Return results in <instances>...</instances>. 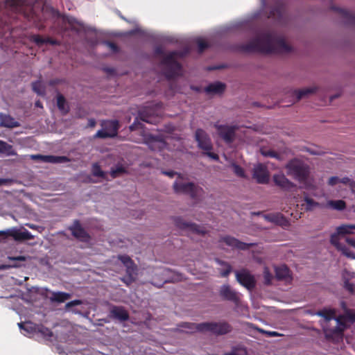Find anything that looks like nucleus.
Instances as JSON below:
<instances>
[{"mask_svg": "<svg viewBox=\"0 0 355 355\" xmlns=\"http://www.w3.org/2000/svg\"><path fill=\"white\" fill-rule=\"evenodd\" d=\"M218 134L228 144L232 143L235 138L236 126L215 124Z\"/></svg>", "mask_w": 355, "mask_h": 355, "instance_id": "obj_13", "label": "nucleus"}, {"mask_svg": "<svg viewBox=\"0 0 355 355\" xmlns=\"http://www.w3.org/2000/svg\"><path fill=\"white\" fill-rule=\"evenodd\" d=\"M246 349L241 346L233 347L232 351L223 355H247Z\"/></svg>", "mask_w": 355, "mask_h": 355, "instance_id": "obj_35", "label": "nucleus"}, {"mask_svg": "<svg viewBox=\"0 0 355 355\" xmlns=\"http://www.w3.org/2000/svg\"><path fill=\"white\" fill-rule=\"evenodd\" d=\"M253 178L258 183H267L269 180V173L266 166L261 164L255 165L253 169Z\"/></svg>", "mask_w": 355, "mask_h": 355, "instance_id": "obj_15", "label": "nucleus"}, {"mask_svg": "<svg viewBox=\"0 0 355 355\" xmlns=\"http://www.w3.org/2000/svg\"><path fill=\"white\" fill-rule=\"evenodd\" d=\"M142 128V124L138 121V120H136L130 126V130L131 131L136 130L137 129Z\"/></svg>", "mask_w": 355, "mask_h": 355, "instance_id": "obj_53", "label": "nucleus"}, {"mask_svg": "<svg viewBox=\"0 0 355 355\" xmlns=\"http://www.w3.org/2000/svg\"><path fill=\"white\" fill-rule=\"evenodd\" d=\"M324 207L334 210L342 211L346 208V203L342 200H328Z\"/></svg>", "mask_w": 355, "mask_h": 355, "instance_id": "obj_32", "label": "nucleus"}, {"mask_svg": "<svg viewBox=\"0 0 355 355\" xmlns=\"http://www.w3.org/2000/svg\"><path fill=\"white\" fill-rule=\"evenodd\" d=\"M102 128L94 135V139L112 138L117 135L119 128V121L116 120L103 121Z\"/></svg>", "mask_w": 355, "mask_h": 355, "instance_id": "obj_7", "label": "nucleus"}, {"mask_svg": "<svg viewBox=\"0 0 355 355\" xmlns=\"http://www.w3.org/2000/svg\"><path fill=\"white\" fill-rule=\"evenodd\" d=\"M117 259L119 260L126 268L128 277L123 280L126 284H130L136 278L137 267L130 257L127 255H119Z\"/></svg>", "mask_w": 355, "mask_h": 355, "instance_id": "obj_10", "label": "nucleus"}, {"mask_svg": "<svg viewBox=\"0 0 355 355\" xmlns=\"http://www.w3.org/2000/svg\"><path fill=\"white\" fill-rule=\"evenodd\" d=\"M173 222L175 225L180 229H184L191 226V227L198 234H205L207 232L202 227H200L196 225L189 224L187 222L184 221L183 218L180 217L174 218Z\"/></svg>", "mask_w": 355, "mask_h": 355, "instance_id": "obj_26", "label": "nucleus"}, {"mask_svg": "<svg viewBox=\"0 0 355 355\" xmlns=\"http://www.w3.org/2000/svg\"><path fill=\"white\" fill-rule=\"evenodd\" d=\"M144 142L153 150H162L166 148V142L159 137H155L152 135H144Z\"/></svg>", "mask_w": 355, "mask_h": 355, "instance_id": "obj_16", "label": "nucleus"}, {"mask_svg": "<svg viewBox=\"0 0 355 355\" xmlns=\"http://www.w3.org/2000/svg\"><path fill=\"white\" fill-rule=\"evenodd\" d=\"M259 332H261L268 336L274 337L279 336V334L277 331H265L259 328H256Z\"/></svg>", "mask_w": 355, "mask_h": 355, "instance_id": "obj_52", "label": "nucleus"}, {"mask_svg": "<svg viewBox=\"0 0 355 355\" xmlns=\"http://www.w3.org/2000/svg\"><path fill=\"white\" fill-rule=\"evenodd\" d=\"M232 168L234 173L239 177H244L245 176V173H244L243 168L241 167H240L239 165L233 164L232 165Z\"/></svg>", "mask_w": 355, "mask_h": 355, "instance_id": "obj_44", "label": "nucleus"}, {"mask_svg": "<svg viewBox=\"0 0 355 355\" xmlns=\"http://www.w3.org/2000/svg\"><path fill=\"white\" fill-rule=\"evenodd\" d=\"M10 235L16 241H24L33 239V236L26 230L21 232L15 230L10 234Z\"/></svg>", "mask_w": 355, "mask_h": 355, "instance_id": "obj_31", "label": "nucleus"}, {"mask_svg": "<svg viewBox=\"0 0 355 355\" xmlns=\"http://www.w3.org/2000/svg\"><path fill=\"white\" fill-rule=\"evenodd\" d=\"M182 279V277L178 275V274H175L174 275V277H172L171 279H165L164 282H178V281H180Z\"/></svg>", "mask_w": 355, "mask_h": 355, "instance_id": "obj_58", "label": "nucleus"}, {"mask_svg": "<svg viewBox=\"0 0 355 355\" xmlns=\"http://www.w3.org/2000/svg\"><path fill=\"white\" fill-rule=\"evenodd\" d=\"M220 242L225 243L227 245L239 250H245L249 247L252 246L253 243H245L239 241L236 239L231 236H224L220 240Z\"/></svg>", "mask_w": 355, "mask_h": 355, "instance_id": "obj_18", "label": "nucleus"}, {"mask_svg": "<svg viewBox=\"0 0 355 355\" xmlns=\"http://www.w3.org/2000/svg\"><path fill=\"white\" fill-rule=\"evenodd\" d=\"M18 326L21 330L24 331V335L28 336L34 334L40 335L45 340L50 342L64 343L68 338L67 328L58 324L53 326L55 329L54 331L42 324H35L31 321L21 322L18 323Z\"/></svg>", "mask_w": 355, "mask_h": 355, "instance_id": "obj_3", "label": "nucleus"}, {"mask_svg": "<svg viewBox=\"0 0 355 355\" xmlns=\"http://www.w3.org/2000/svg\"><path fill=\"white\" fill-rule=\"evenodd\" d=\"M31 159L46 163H64L69 162V159L65 156L31 155Z\"/></svg>", "mask_w": 355, "mask_h": 355, "instance_id": "obj_17", "label": "nucleus"}, {"mask_svg": "<svg viewBox=\"0 0 355 355\" xmlns=\"http://www.w3.org/2000/svg\"><path fill=\"white\" fill-rule=\"evenodd\" d=\"M83 303H84V302L82 301V300H73V301H71V302L67 303L66 304V308L67 309H70V308H71L73 306L83 304Z\"/></svg>", "mask_w": 355, "mask_h": 355, "instance_id": "obj_49", "label": "nucleus"}, {"mask_svg": "<svg viewBox=\"0 0 355 355\" xmlns=\"http://www.w3.org/2000/svg\"><path fill=\"white\" fill-rule=\"evenodd\" d=\"M0 153H6L8 155H15L12 146L8 144L5 141L0 140Z\"/></svg>", "mask_w": 355, "mask_h": 355, "instance_id": "obj_34", "label": "nucleus"}, {"mask_svg": "<svg viewBox=\"0 0 355 355\" xmlns=\"http://www.w3.org/2000/svg\"><path fill=\"white\" fill-rule=\"evenodd\" d=\"M315 313L322 318L321 324L328 339L338 341L343 339V331L355 322V312H344L343 315L336 316V312H306Z\"/></svg>", "mask_w": 355, "mask_h": 355, "instance_id": "obj_2", "label": "nucleus"}, {"mask_svg": "<svg viewBox=\"0 0 355 355\" xmlns=\"http://www.w3.org/2000/svg\"><path fill=\"white\" fill-rule=\"evenodd\" d=\"M173 188L175 193L178 194H187L191 197H195L198 195L200 189L192 182H187L181 175H178L173 184Z\"/></svg>", "mask_w": 355, "mask_h": 355, "instance_id": "obj_6", "label": "nucleus"}, {"mask_svg": "<svg viewBox=\"0 0 355 355\" xmlns=\"http://www.w3.org/2000/svg\"><path fill=\"white\" fill-rule=\"evenodd\" d=\"M21 265L19 264V263H12L11 265H9V266H7V265H3L0 267L1 269H7V268H9L10 267H13V268H18V267H20Z\"/></svg>", "mask_w": 355, "mask_h": 355, "instance_id": "obj_60", "label": "nucleus"}, {"mask_svg": "<svg viewBox=\"0 0 355 355\" xmlns=\"http://www.w3.org/2000/svg\"><path fill=\"white\" fill-rule=\"evenodd\" d=\"M276 13H277V15H281V14H282V9L281 8H277L276 10H272V12H271V15L275 17Z\"/></svg>", "mask_w": 355, "mask_h": 355, "instance_id": "obj_64", "label": "nucleus"}, {"mask_svg": "<svg viewBox=\"0 0 355 355\" xmlns=\"http://www.w3.org/2000/svg\"><path fill=\"white\" fill-rule=\"evenodd\" d=\"M219 294L223 299L237 302L239 300V294L231 288L227 284L221 286L219 290Z\"/></svg>", "mask_w": 355, "mask_h": 355, "instance_id": "obj_20", "label": "nucleus"}, {"mask_svg": "<svg viewBox=\"0 0 355 355\" xmlns=\"http://www.w3.org/2000/svg\"><path fill=\"white\" fill-rule=\"evenodd\" d=\"M67 21H68V22H69V24H71V26H74V24H75L76 23H78V21H76V19H74V18H73V17H67Z\"/></svg>", "mask_w": 355, "mask_h": 355, "instance_id": "obj_63", "label": "nucleus"}, {"mask_svg": "<svg viewBox=\"0 0 355 355\" xmlns=\"http://www.w3.org/2000/svg\"><path fill=\"white\" fill-rule=\"evenodd\" d=\"M331 8V10L340 13L343 16H345V17L349 16V12L344 8H338V7H336V6H332Z\"/></svg>", "mask_w": 355, "mask_h": 355, "instance_id": "obj_50", "label": "nucleus"}, {"mask_svg": "<svg viewBox=\"0 0 355 355\" xmlns=\"http://www.w3.org/2000/svg\"><path fill=\"white\" fill-rule=\"evenodd\" d=\"M217 262L219 264L224 266V267H225V269L223 270L220 271L221 276L224 277L228 276L229 274L232 271L231 266L229 263H227L223 262V261H217Z\"/></svg>", "mask_w": 355, "mask_h": 355, "instance_id": "obj_40", "label": "nucleus"}, {"mask_svg": "<svg viewBox=\"0 0 355 355\" xmlns=\"http://www.w3.org/2000/svg\"><path fill=\"white\" fill-rule=\"evenodd\" d=\"M125 172V168L122 166H117L110 171L111 176L114 178Z\"/></svg>", "mask_w": 355, "mask_h": 355, "instance_id": "obj_39", "label": "nucleus"}, {"mask_svg": "<svg viewBox=\"0 0 355 355\" xmlns=\"http://www.w3.org/2000/svg\"><path fill=\"white\" fill-rule=\"evenodd\" d=\"M163 173L170 178H173L175 175H177V178H178V175H180L179 173L174 172V171H164V172H163Z\"/></svg>", "mask_w": 355, "mask_h": 355, "instance_id": "obj_59", "label": "nucleus"}, {"mask_svg": "<svg viewBox=\"0 0 355 355\" xmlns=\"http://www.w3.org/2000/svg\"><path fill=\"white\" fill-rule=\"evenodd\" d=\"M0 126L13 128L20 126V123L9 114L0 113Z\"/></svg>", "mask_w": 355, "mask_h": 355, "instance_id": "obj_25", "label": "nucleus"}, {"mask_svg": "<svg viewBox=\"0 0 355 355\" xmlns=\"http://www.w3.org/2000/svg\"><path fill=\"white\" fill-rule=\"evenodd\" d=\"M330 242L343 256L355 259V252L350 250L348 245L340 243L337 235H331Z\"/></svg>", "mask_w": 355, "mask_h": 355, "instance_id": "obj_14", "label": "nucleus"}, {"mask_svg": "<svg viewBox=\"0 0 355 355\" xmlns=\"http://www.w3.org/2000/svg\"><path fill=\"white\" fill-rule=\"evenodd\" d=\"M33 90L40 96L45 95V86L41 80L33 83Z\"/></svg>", "mask_w": 355, "mask_h": 355, "instance_id": "obj_33", "label": "nucleus"}, {"mask_svg": "<svg viewBox=\"0 0 355 355\" xmlns=\"http://www.w3.org/2000/svg\"><path fill=\"white\" fill-rule=\"evenodd\" d=\"M352 180L349 179L348 177H343L342 178H340V183L348 185Z\"/></svg>", "mask_w": 355, "mask_h": 355, "instance_id": "obj_61", "label": "nucleus"}, {"mask_svg": "<svg viewBox=\"0 0 355 355\" xmlns=\"http://www.w3.org/2000/svg\"><path fill=\"white\" fill-rule=\"evenodd\" d=\"M57 105L60 111L62 112H67L68 109L66 105V101L64 96L61 94H58L57 96Z\"/></svg>", "mask_w": 355, "mask_h": 355, "instance_id": "obj_36", "label": "nucleus"}, {"mask_svg": "<svg viewBox=\"0 0 355 355\" xmlns=\"http://www.w3.org/2000/svg\"><path fill=\"white\" fill-rule=\"evenodd\" d=\"M6 4L13 9H18L24 4V0H6Z\"/></svg>", "mask_w": 355, "mask_h": 355, "instance_id": "obj_37", "label": "nucleus"}, {"mask_svg": "<svg viewBox=\"0 0 355 355\" xmlns=\"http://www.w3.org/2000/svg\"><path fill=\"white\" fill-rule=\"evenodd\" d=\"M196 139L200 148L205 151V154L212 159L217 160L218 156L211 152L212 145L207 134L202 129H198L196 132Z\"/></svg>", "mask_w": 355, "mask_h": 355, "instance_id": "obj_8", "label": "nucleus"}, {"mask_svg": "<svg viewBox=\"0 0 355 355\" xmlns=\"http://www.w3.org/2000/svg\"><path fill=\"white\" fill-rule=\"evenodd\" d=\"M244 50L268 54H285L290 53L293 48L283 35L266 31L258 35L246 44Z\"/></svg>", "mask_w": 355, "mask_h": 355, "instance_id": "obj_1", "label": "nucleus"}, {"mask_svg": "<svg viewBox=\"0 0 355 355\" xmlns=\"http://www.w3.org/2000/svg\"><path fill=\"white\" fill-rule=\"evenodd\" d=\"M69 229L71 231L73 236H74L78 240L85 242L89 241V236L85 231V230L82 228L78 220L74 221L73 225L70 227Z\"/></svg>", "mask_w": 355, "mask_h": 355, "instance_id": "obj_19", "label": "nucleus"}, {"mask_svg": "<svg viewBox=\"0 0 355 355\" xmlns=\"http://www.w3.org/2000/svg\"><path fill=\"white\" fill-rule=\"evenodd\" d=\"M31 40L37 45L46 44V39L41 37L40 35H33Z\"/></svg>", "mask_w": 355, "mask_h": 355, "instance_id": "obj_48", "label": "nucleus"}, {"mask_svg": "<svg viewBox=\"0 0 355 355\" xmlns=\"http://www.w3.org/2000/svg\"><path fill=\"white\" fill-rule=\"evenodd\" d=\"M287 174L292 176L297 181L302 182H304L309 176V166L299 159H293L290 161L286 165Z\"/></svg>", "mask_w": 355, "mask_h": 355, "instance_id": "obj_5", "label": "nucleus"}, {"mask_svg": "<svg viewBox=\"0 0 355 355\" xmlns=\"http://www.w3.org/2000/svg\"><path fill=\"white\" fill-rule=\"evenodd\" d=\"M304 202H306V208L308 209H313L315 207H321L318 202L307 197L304 198Z\"/></svg>", "mask_w": 355, "mask_h": 355, "instance_id": "obj_41", "label": "nucleus"}, {"mask_svg": "<svg viewBox=\"0 0 355 355\" xmlns=\"http://www.w3.org/2000/svg\"><path fill=\"white\" fill-rule=\"evenodd\" d=\"M327 183L329 186H335L337 184L340 183V178L337 176H332L329 178Z\"/></svg>", "mask_w": 355, "mask_h": 355, "instance_id": "obj_51", "label": "nucleus"}, {"mask_svg": "<svg viewBox=\"0 0 355 355\" xmlns=\"http://www.w3.org/2000/svg\"><path fill=\"white\" fill-rule=\"evenodd\" d=\"M236 280L248 290L254 288L256 281L254 276L247 270H241L235 272Z\"/></svg>", "mask_w": 355, "mask_h": 355, "instance_id": "obj_12", "label": "nucleus"}, {"mask_svg": "<svg viewBox=\"0 0 355 355\" xmlns=\"http://www.w3.org/2000/svg\"><path fill=\"white\" fill-rule=\"evenodd\" d=\"M276 278L279 280L290 281L291 274L288 267L285 265H282L275 267Z\"/></svg>", "mask_w": 355, "mask_h": 355, "instance_id": "obj_30", "label": "nucleus"}, {"mask_svg": "<svg viewBox=\"0 0 355 355\" xmlns=\"http://www.w3.org/2000/svg\"><path fill=\"white\" fill-rule=\"evenodd\" d=\"M347 234H355V224H343L336 227V232L331 235L344 236Z\"/></svg>", "mask_w": 355, "mask_h": 355, "instance_id": "obj_28", "label": "nucleus"}, {"mask_svg": "<svg viewBox=\"0 0 355 355\" xmlns=\"http://www.w3.org/2000/svg\"><path fill=\"white\" fill-rule=\"evenodd\" d=\"M345 287L350 293H353L354 292V285L352 284L349 283V282L345 281Z\"/></svg>", "mask_w": 355, "mask_h": 355, "instance_id": "obj_57", "label": "nucleus"}, {"mask_svg": "<svg viewBox=\"0 0 355 355\" xmlns=\"http://www.w3.org/2000/svg\"><path fill=\"white\" fill-rule=\"evenodd\" d=\"M113 314V317L121 321H125L128 319V312H110Z\"/></svg>", "mask_w": 355, "mask_h": 355, "instance_id": "obj_43", "label": "nucleus"}, {"mask_svg": "<svg viewBox=\"0 0 355 355\" xmlns=\"http://www.w3.org/2000/svg\"><path fill=\"white\" fill-rule=\"evenodd\" d=\"M103 46L109 49L110 50H111L113 52H115L117 50L116 46L114 43H112V42H105L103 44Z\"/></svg>", "mask_w": 355, "mask_h": 355, "instance_id": "obj_54", "label": "nucleus"}, {"mask_svg": "<svg viewBox=\"0 0 355 355\" xmlns=\"http://www.w3.org/2000/svg\"><path fill=\"white\" fill-rule=\"evenodd\" d=\"M8 259L14 261H25L27 257L25 256L8 257Z\"/></svg>", "mask_w": 355, "mask_h": 355, "instance_id": "obj_55", "label": "nucleus"}, {"mask_svg": "<svg viewBox=\"0 0 355 355\" xmlns=\"http://www.w3.org/2000/svg\"><path fill=\"white\" fill-rule=\"evenodd\" d=\"M50 290L47 288L33 286L28 289V294L33 300H40V297L47 298Z\"/></svg>", "mask_w": 355, "mask_h": 355, "instance_id": "obj_23", "label": "nucleus"}, {"mask_svg": "<svg viewBox=\"0 0 355 355\" xmlns=\"http://www.w3.org/2000/svg\"><path fill=\"white\" fill-rule=\"evenodd\" d=\"M318 89L319 87L317 85H313L300 89L295 90L294 94L296 96L297 101H300L302 98L315 94L318 91Z\"/></svg>", "mask_w": 355, "mask_h": 355, "instance_id": "obj_24", "label": "nucleus"}, {"mask_svg": "<svg viewBox=\"0 0 355 355\" xmlns=\"http://www.w3.org/2000/svg\"><path fill=\"white\" fill-rule=\"evenodd\" d=\"M264 218L275 224L286 227L288 225V221L280 214H272L264 216Z\"/></svg>", "mask_w": 355, "mask_h": 355, "instance_id": "obj_29", "label": "nucleus"}, {"mask_svg": "<svg viewBox=\"0 0 355 355\" xmlns=\"http://www.w3.org/2000/svg\"><path fill=\"white\" fill-rule=\"evenodd\" d=\"M343 277L345 279V281L349 282L350 279L355 277V272H350L348 270H344L343 272Z\"/></svg>", "mask_w": 355, "mask_h": 355, "instance_id": "obj_45", "label": "nucleus"}, {"mask_svg": "<svg viewBox=\"0 0 355 355\" xmlns=\"http://www.w3.org/2000/svg\"><path fill=\"white\" fill-rule=\"evenodd\" d=\"M178 53L173 52L168 54L163 60V64L166 68V75L168 78H173L180 73L181 68L176 61Z\"/></svg>", "mask_w": 355, "mask_h": 355, "instance_id": "obj_9", "label": "nucleus"}, {"mask_svg": "<svg viewBox=\"0 0 355 355\" xmlns=\"http://www.w3.org/2000/svg\"><path fill=\"white\" fill-rule=\"evenodd\" d=\"M71 294L68 293L61 292V291H51L49 292L48 297L52 303H63L67 300L71 298Z\"/></svg>", "mask_w": 355, "mask_h": 355, "instance_id": "obj_22", "label": "nucleus"}, {"mask_svg": "<svg viewBox=\"0 0 355 355\" xmlns=\"http://www.w3.org/2000/svg\"><path fill=\"white\" fill-rule=\"evenodd\" d=\"M261 153L265 157H271L278 158L277 154L275 152L270 150L261 149Z\"/></svg>", "mask_w": 355, "mask_h": 355, "instance_id": "obj_46", "label": "nucleus"}, {"mask_svg": "<svg viewBox=\"0 0 355 355\" xmlns=\"http://www.w3.org/2000/svg\"><path fill=\"white\" fill-rule=\"evenodd\" d=\"M225 89V85L220 82H214L209 84L205 88V92L209 95H217L222 94Z\"/></svg>", "mask_w": 355, "mask_h": 355, "instance_id": "obj_27", "label": "nucleus"}, {"mask_svg": "<svg viewBox=\"0 0 355 355\" xmlns=\"http://www.w3.org/2000/svg\"><path fill=\"white\" fill-rule=\"evenodd\" d=\"M197 44L200 51H202L205 48L208 46L207 42L202 38H198L197 40Z\"/></svg>", "mask_w": 355, "mask_h": 355, "instance_id": "obj_47", "label": "nucleus"}, {"mask_svg": "<svg viewBox=\"0 0 355 355\" xmlns=\"http://www.w3.org/2000/svg\"><path fill=\"white\" fill-rule=\"evenodd\" d=\"M92 172L93 175L96 177L105 178V173L101 169L100 166L97 163L92 165Z\"/></svg>", "mask_w": 355, "mask_h": 355, "instance_id": "obj_38", "label": "nucleus"}, {"mask_svg": "<svg viewBox=\"0 0 355 355\" xmlns=\"http://www.w3.org/2000/svg\"><path fill=\"white\" fill-rule=\"evenodd\" d=\"M181 327L188 328L191 332H209L215 336L225 335L232 331V327L225 321L207 322L198 324L185 322Z\"/></svg>", "mask_w": 355, "mask_h": 355, "instance_id": "obj_4", "label": "nucleus"}, {"mask_svg": "<svg viewBox=\"0 0 355 355\" xmlns=\"http://www.w3.org/2000/svg\"><path fill=\"white\" fill-rule=\"evenodd\" d=\"M263 278L265 284L269 285L271 284L273 277L267 267H265L263 270Z\"/></svg>", "mask_w": 355, "mask_h": 355, "instance_id": "obj_42", "label": "nucleus"}, {"mask_svg": "<svg viewBox=\"0 0 355 355\" xmlns=\"http://www.w3.org/2000/svg\"><path fill=\"white\" fill-rule=\"evenodd\" d=\"M348 187H349L351 191L355 193V181L352 180L348 184Z\"/></svg>", "mask_w": 355, "mask_h": 355, "instance_id": "obj_62", "label": "nucleus"}, {"mask_svg": "<svg viewBox=\"0 0 355 355\" xmlns=\"http://www.w3.org/2000/svg\"><path fill=\"white\" fill-rule=\"evenodd\" d=\"M273 180L276 185L286 191H290L295 187V185L282 173L275 175Z\"/></svg>", "mask_w": 355, "mask_h": 355, "instance_id": "obj_21", "label": "nucleus"}, {"mask_svg": "<svg viewBox=\"0 0 355 355\" xmlns=\"http://www.w3.org/2000/svg\"><path fill=\"white\" fill-rule=\"evenodd\" d=\"M162 107V104L161 103H155L153 104V106L146 107L142 110L139 116L140 119L146 123H154L156 122V120L153 118V116H159L160 114V110Z\"/></svg>", "mask_w": 355, "mask_h": 355, "instance_id": "obj_11", "label": "nucleus"}, {"mask_svg": "<svg viewBox=\"0 0 355 355\" xmlns=\"http://www.w3.org/2000/svg\"><path fill=\"white\" fill-rule=\"evenodd\" d=\"M347 245L355 248V239L347 237L345 240Z\"/></svg>", "mask_w": 355, "mask_h": 355, "instance_id": "obj_56", "label": "nucleus"}]
</instances>
